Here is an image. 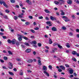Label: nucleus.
<instances>
[{
	"label": "nucleus",
	"instance_id": "72a5a7b5",
	"mask_svg": "<svg viewBox=\"0 0 79 79\" xmlns=\"http://www.w3.org/2000/svg\"><path fill=\"white\" fill-rule=\"evenodd\" d=\"M4 60L6 61V60H8V57H7L5 56L4 57Z\"/></svg>",
	"mask_w": 79,
	"mask_h": 79
},
{
	"label": "nucleus",
	"instance_id": "412c9836",
	"mask_svg": "<svg viewBox=\"0 0 79 79\" xmlns=\"http://www.w3.org/2000/svg\"><path fill=\"white\" fill-rule=\"evenodd\" d=\"M38 64L39 65H42V64L41 63V61L40 60H38Z\"/></svg>",
	"mask_w": 79,
	"mask_h": 79
},
{
	"label": "nucleus",
	"instance_id": "dca6fc26",
	"mask_svg": "<svg viewBox=\"0 0 79 79\" xmlns=\"http://www.w3.org/2000/svg\"><path fill=\"white\" fill-rule=\"evenodd\" d=\"M66 46L67 47V48H70V46H69V43H67Z\"/></svg>",
	"mask_w": 79,
	"mask_h": 79
},
{
	"label": "nucleus",
	"instance_id": "cd10ccee",
	"mask_svg": "<svg viewBox=\"0 0 79 79\" xmlns=\"http://www.w3.org/2000/svg\"><path fill=\"white\" fill-rule=\"evenodd\" d=\"M58 47L59 48H63V47H62V46L60 45V44H58Z\"/></svg>",
	"mask_w": 79,
	"mask_h": 79
},
{
	"label": "nucleus",
	"instance_id": "20e7f679",
	"mask_svg": "<svg viewBox=\"0 0 79 79\" xmlns=\"http://www.w3.org/2000/svg\"><path fill=\"white\" fill-rule=\"evenodd\" d=\"M43 69L44 71H46L47 70V68L46 66H44L43 67Z\"/></svg>",
	"mask_w": 79,
	"mask_h": 79
},
{
	"label": "nucleus",
	"instance_id": "4c0bfd02",
	"mask_svg": "<svg viewBox=\"0 0 79 79\" xmlns=\"http://www.w3.org/2000/svg\"><path fill=\"white\" fill-rule=\"evenodd\" d=\"M7 42L8 43H9V44H11V41L10 40H7Z\"/></svg>",
	"mask_w": 79,
	"mask_h": 79
},
{
	"label": "nucleus",
	"instance_id": "603ef678",
	"mask_svg": "<svg viewBox=\"0 0 79 79\" xmlns=\"http://www.w3.org/2000/svg\"><path fill=\"white\" fill-rule=\"evenodd\" d=\"M43 17H42V16H41V17H39V19H43Z\"/></svg>",
	"mask_w": 79,
	"mask_h": 79
},
{
	"label": "nucleus",
	"instance_id": "9d476101",
	"mask_svg": "<svg viewBox=\"0 0 79 79\" xmlns=\"http://www.w3.org/2000/svg\"><path fill=\"white\" fill-rule=\"evenodd\" d=\"M16 40L15 39H14L13 40H11V43L12 44H15V41H16Z\"/></svg>",
	"mask_w": 79,
	"mask_h": 79
},
{
	"label": "nucleus",
	"instance_id": "7ed1b4c3",
	"mask_svg": "<svg viewBox=\"0 0 79 79\" xmlns=\"http://www.w3.org/2000/svg\"><path fill=\"white\" fill-rule=\"evenodd\" d=\"M9 69H12L13 68V64H12V63L9 62Z\"/></svg>",
	"mask_w": 79,
	"mask_h": 79
},
{
	"label": "nucleus",
	"instance_id": "f3484780",
	"mask_svg": "<svg viewBox=\"0 0 79 79\" xmlns=\"http://www.w3.org/2000/svg\"><path fill=\"white\" fill-rule=\"evenodd\" d=\"M32 61H33V60L32 59H30L27 61V62L28 63H32Z\"/></svg>",
	"mask_w": 79,
	"mask_h": 79
},
{
	"label": "nucleus",
	"instance_id": "5701e85b",
	"mask_svg": "<svg viewBox=\"0 0 79 79\" xmlns=\"http://www.w3.org/2000/svg\"><path fill=\"white\" fill-rule=\"evenodd\" d=\"M49 43L50 44H52V40H51V39H50L49 40Z\"/></svg>",
	"mask_w": 79,
	"mask_h": 79
},
{
	"label": "nucleus",
	"instance_id": "3c124183",
	"mask_svg": "<svg viewBox=\"0 0 79 79\" xmlns=\"http://www.w3.org/2000/svg\"><path fill=\"white\" fill-rule=\"evenodd\" d=\"M66 53H69V51L68 50H66Z\"/></svg>",
	"mask_w": 79,
	"mask_h": 79
},
{
	"label": "nucleus",
	"instance_id": "a878e982",
	"mask_svg": "<svg viewBox=\"0 0 79 79\" xmlns=\"http://www.w3.org/2000/svg\"><path fill=\"white\" fill-rule=\"evenodd\" d=\"M10 2L11 3H15V0H10Z\"/></svg>",
	"mask_w": 79,
	"mask_h": 79
},
{
	"label": "nucleus",
	"instance_id": "393cba45",
	"mask_svg": "<svg viewBox=\"0 0 79 79\" xmlns=\"http://www.w3.org/2000/svg\"><path fill=\"white\" fill-rule=\"evenodd\" d=\"M58 43H55L53 44V46H56V45H57L58 46Z\"/></svg>",
	"mask_w": 79,
	"mask_h": 79
},
{
	"label": "nucleus",
	"instance_id": "0eeeda50",
	"mask_svg": "<svg viewBox=\"0 0 79 79\" xmlns=\"http://www.w3.org/2000/svg\"><path fill=\"white\" fill-rule=\"evenodd\" d=\"M30 0H27L26 1V2L28 4V5H31L32 2H31L30 1Z\"/></svg>",
	"mask_w": 79,
	"mask_h": 79
},
{
	"label": "nucleus",
	"instance_id": "4d7b16f0",
	"mask_svg": "<svg viewBox=\"0 0 79 79\" xmlns=\"http://www.w3.org/2000/svg\"><path fill=\"white\" fill-rule=\"evenodd\" d=\"M18 17H19V18H23V16H22V15H19Z\"/></svg>",
	"mask_w": 79,
	"mask_h": 79
},
{
	"label": "nucleus",
	"instance_id": "7c9ffc66",
	"mask_svg": "<svg viewBox=\"0 0 79 79\" xmlns=\"http://www.w3.org/2000/svg\"><path fill=\"white\" fill-rule=\"evenodd\" d=\"M8 53L9 54V55H12V54H13L12 52H11L10 51H8Z\"/></svg>",
	"mask_w": 79,
	"mask_h": 79
},
{
	"label": "nucleus",
	"instance_id": "de8ad7c7",
	"mask_svg": "<svg viewBox=\"0 0 79 79\" xmlns=\"http://www.w3.org/2000/svg\"><path fill=\"white\" fill-rule=\"evenodd\" d=\"M32 43L34 44H35V45L36 44H37V43L36 42V41H33Z\"/></svg>",
	"mask_w": 79,
	"mask_h": 79
},
{
	"label": "nucleus",
	"instance_id": "774afa93",
	"mask_svg": "<svg viewBox=\"0 0 79 79\" xmlns=\"http://www.w3.org/2000/svg\"><path fill=\"white\" fill-rule=\"evenodd\" d=\"M45 50L46 53H48V50L47 49H45Z\"/></svg>",
	"mask_w": 79,
	"mask_h": 79
},
{
	"label": "nucleus",
	"instance_id": "1a4fd4ad",
	"mask_svg": "<svg viewBox=\"0 0 79 79\" xmlns=\"http://www.w3.org/2000/svg\"><path fill=\"white\" fill-rule=\"evenodd\" d=\"M67 3H68V4H72V3H73L72 1L70 0H69L67 1Z\"/></svg>",
	"mask_w": 79,
	"mask_h": 79
},
{
	"label": "nucleus",
	"instance_id": "680f3d73",
	"mask_svg": "<svg viewBox=\"0 0 79 79\" xmlns=\"http://www.w3.org/2000/svg\"><path fill=\"white\" fill-rule=\"evenodd\" d=\"M0 61L1 63H4V61L2 59H0Z\"/></svg>",
	"mask_w": 79,
	"mask_h": 79
},
{
	"label": "nucleus",
	"instance_id": "052dcab7",
	"mask_svg": "<svg viewBox=\"0 0 79 79\" xmlns=\"http://www.w3.org/2000/svg\"><path fill=\"white\" fill-rule=\"evenodd\" d=\"M13 71H17V70L15 68L13 69Z\"/></svg>",
	"mask_w": 79,
	"mask_h": 79
},
{
	"label": "nucleus",
	"instance_id": "4468645a",
	"mask_svg": "<svg viewBox=\"0 0 79 79\" xmlns=\"http://www.w3.org/2000/svg\"><path fill=\"white\" fill-rule=\"evenodd\" d=\"M3 5L4 6L6 7V8H8V6L6 5V3H5V2H4L3 3Z\"/></svg>",
	"mask_w": 79,
	"mask_h": 79
},
{
	"label": "nucleus",
	"instance_id": "8fccbe9b",
	"mask_svg": "<svg viewBox=\"0 0 79 79\" xmlns=\"http://www.w3.org/2000/svg\"><path fill=\"white\" fill-rule=\"evenodd\" d=\"M65 65L67 68H69V65H68L67 64H65Z\"/></svg>",
	"mask_w": 79,
	"mask_h": 79
},
{
	"label": "nucleus",
	"instance_id": "2f4dec72",
	"mask_svg": "<svg viewBox=\"0 0 79 79\" xmlns=\"http://www.w3.org/2000/svg\"><path fill=\"white\" fill-rule=\"evenodd\" d=\"M59 3H60V2H57V1H55V3L56 5H58Z\"/></svg>",
	"mask_w": 79,
	"mask_h": 79
},
{
	"label": "nucleus",
	"instance_id": "ddd939ff",
	"mask_svg": "<svg viewBox=\"0 0 79 79\" xmlns=\"http://www.w3.org/2000/svg\"><path fill=\"white\" fill-rule=\"evenodd\" d=\"M15 44L17 45H19L20 44V42H19V41H17L15 42Z\"/></svg>",
	"mask_w": 79,
	"mask_h": 79
},
{
	"label": "nucleus",
	"instance_id": "ea45409f",
	"mask_svg": "<svg viewBox=\"0 0 79 79\" xmlns=\"http://www.w3.org/2000/svg\"><path fill=\"white\" fill-rule=\"evenodd\" d=\"M62 29H63V30H66V28L65 27H62Z\"/></svg>",
	"mask_w": 79,
	"mask_h": 79
},
{
	"label": "nucleus",
	"instance_id": "13d9d810",
	"mask_svg": "<svg viewBox=\"0 0 79 79\" xmlns=\"http://www.w3.org/2000/svg\"><path fill=\"white\" fill-rule=\"evenodd\" d=\"M74 61H76V59L74 58H73L72 59Z\"/></svg>",
	"mask_w": 79,
	"mask_h": 79
},
{
	"label": "nucleus",
	"instance_id": "a19ab883",
	"mask_svg": "<svg viewBox=\"0 0 79 79\" xmlns=\"http://www.w3.org/2000/svg\"><path fill=\"white\" fill-rule=\"evenodd\" d=\"M21 47L23 48H25V46H24V45L22 44L21 45Z\"/></svg>",
	"mask_w": 79,
	"mask_h": 79
},
{
	"label": "nucleus",
	"instance_id": "473e14b6",
	"mask_svg": "<svg viewBox=\"0 0 79 79\" xmlns=\"http://www.w3.org/2000/svg\"><path fill=\"white\" fill-rule=\"evenodd\" d=\"M75 2H76V3H78V4H79V2L78 0H75Z\"/></svg>",
	"mask_w": 79,
	"mask_h": 79
},
{
	"label": "nucleus",
	"instance_id": "c85d7f7f",
	"mask_svg": "<svg viewBox=\"0 0 79 79\" xmlns=\"http://www.w3.org/2000/svg\"><path fill=\"white\" fill-rule=\"evenodd\" d=\"M46 23L47 24H51L52 22H51L50 21H48Z\"/></svg>",
	"mask_w": 79,
	"mask_h": 79
},
{
	"label": "nucleus",
	"instance_id": "f704fd0d",
	"mask_svg": "<svg viewBox=\"0 0 79 79\" xmlns=\"http://www.w3.org/2000/svg\"><path fill=\"white\" fill-rule=\"evenodd\" d=\"M24 44L27 46H29V44L27 43H25Z\"/></svg>",
	"mask_w": 79,
	"mask_h": 79
},
{
	"label": "nucleus",
	"instance_id": "aec40b11",
	"mask_svg": "<svg viewBox=\"0 0 79 79\" xmlns=\"http://www.w3.org/2000/svg\"><path fill=\"white\" fill-rule=\"evenodd\" d=\"M44 11L46 13H50V12L48 10H45Z\"/></svg>",
	"mask_w": 79,
	"mask_h": 79
},
{
	"label": "nucleus",
	"instance_id": "37998d69",
	"mask_svg": "<svg viewBox=\"0 0 79 79\" xmlns=\"http://www.w3.org/2000/svg\"><path fill=\"white\" fill-rule=\"evenodd\" d=\"M38 47H40L42 45V44L40 43H38Z\"/></svg>",
	"mask_w": 79,
	"mask_h": 79
},
{
	"label": "nucleus",
	"instance_id": "6e6d98bb",
	"mask_svg": "<svg viewBox=\"0 0 79 79\" xmlns=\"http://www.w3.org/2000/svg\"><path fill=\"white\" fill-rule=\"evenodd\" d=\"M29 18L30 19H33V17L31 16H30L29 17Z\"/></svg>",
	"mask_w": 79,
	"mask_h": 79
},
{
	"label": "nucleus",
	"instance_id": "b1692460",
	"mask_svg": "<svg viewBox=\"0 0 79 79\" xmlns=\"http://www.w3.org/2000/svg\"><path fill=\"white\" fill-rule=\"evenodd\" d=\"M4 1H3V0H1L0 1V3L1 4V5H2L3 3H4Z\"/></svg>",
	"mask_w": 79,
	"mask_h": 79
},
{
	"label": "nucleus",
	"instance_id": "58836bf2",
	"mask_svg": "<svg viewBox=\"0 0 79 79\" xmlns=\"http://www.w3.org/2000/svg\"><path fill=\"white\" fill-rule=\"evenodd\" d=\"M25 24H26L27 25H29L30 24V23L29 22H26L25 23Z\"/></svg>",
	"mask_w": 79,
	"mask_h": 79
},
{
	"label": "nucleus",
	"instance_id": "6e6552de",
	"mask_svg": "<svg viewBox=\"0 0 79 79\" xmlns=\"http://www.w3.org/2000/svg\"><path fill=\"white\" fill-rule=\"evenodd\" d=\"M51 30L53 31H56V28L55 27H52Z\"/></svg>",
	"mask_w": 79,
	"mask_h": 79
},
{
	"label": "nucleus",
	"instance_id": "338daca9",
	"mask_svg": "<svg viewBox=\"0 0 79 79\" xmlns=\"http://www.w3.org/2000/svg\"><path fill=\"white\" fill-rule=\"evenodd\" d=\"M33 47H35V48H37V46L35 45H33Z\"/></svg>",
	"mask_w": 79,
	"mask_h": 79
},
{
	"label": "nucleus",
	"instance_id": "e2e57ef3",
	"mask_svg": "<svg viewBox=\"0 0 79 79\" xmlns=\"http://www.w3.org/2000/svg\"><path fill=\"white\" fill-rule=\"evenodd\" d=\"M73 35V33L71 32H70L69 33V35Z\"/></svg>",
	"mask_w": 79,
	"mask_h": 79
},
{
	"label": "nucleus",
	"instance_id": "c756f323",
	"mask_svg": "<svg viewBox=\"0 0 79 79\" xmlns=\"http://www.w3.org/2000/svg\"><path fill=\"white\" fill-rule=\"evenodd\" d=\"M20 75H22L23 74V70H21L20 71Z\"/></svg>",
	"mask_w": 79,
	"mask_h": 79
},
{
	"label": "nucleus",
	"instance_id": "39448f33",
	"mask_svg": "<svg viewBox=\"0 0 79 79\" xmlns=\"http://www.w3.org/2000/svg\"><path fill=\"white\" fill-rule=\"evenodd\" d=\"M44 74H46L48 77H49L50 76V75H49V73H48L47 72H46V71H44Z\"/></svg>",
	"mask_w": 79,
	"mask_h": 79
},
{
	"label": "nucleus",
	"instance_id": "864d4df0",
	"mask_svg": "<svg viewBox=\"0 0 79 79\" xmlns=\"http://www.w3.org/2000/svg\"><path fill=\"white\" fill-rule=\"evenodd\" d=\"M56 15H57V16H60V14L59 13L57 12L56 13Z\"/></svg>",
	"mask_w": 79,
	"mask_h": 79
},
{
	"label": "nucleus",
	"instance_id": "5fc2aeb1",
	"mask_svg": "<svg viewBox=\"0 0 79 79\" xmlns=\"http://www.w3.org/2000/svg\"><path fill=\"white\" fill-rule=\"evenodd\" d=\"M3 38L4 39H6V37L5 36H2Z\"/></svg>",
	"mask_w": 79,
	"mask_h": 79
},
{
	"label": "nucleus",
	"instance_id": "c9c22d12",
	"mask_svg": "<svg viewBox=\"0 0 79 79\" xmlns=\"http://www.w3.org/2000/svg\"><path fill=\"white\" fill-rule=\"evenodd\" d=\"M23 38L24 39H25V40H28V38L26 37H23Z\"/></svg>",
	"mask_w": 79,
	"mask_h": 79
},
{
	"label": "nucleus",
	"instance_id": "e433bc0d",
	"mask_svg": "<svg viewBox=\"0 0 79 79\" xmlns=\"http://www.w3.org/2000/svg\"><path fill=\"white\" fill-rule=\"evenodd\" d=\"M16 60H17V61H21V59L17 58L16 59Z\"/></svg>",
	"mask_w": 79,
	"mask_h": 79
},
{
	"label": "nucleus",
	"instance_id": "49530a36",
	"mask_svg": "<svg viewBox=\"0 0 79 79\" xmlns=\"http://www.w3.org/2000/svg\"><path fill=\"white\" fill-rule=\"evenodd\" d=\"M48 68L49 69H51L52 68V65H50L48 66Z\"/></svg>",
	"mask_w": 79,
	"mask_h": 79
},
{
	"label": "nucleus",
	"instance_id": "4be33fe9",
	"mask_svg": "<svg viewBox=\"0 0 79 79\" xmlns=\"http://www.w3.org/2000/svg\"><path fill=\"white\" fill-rule=\"evenodd\" d=\"M9 73L10 75H11V76H13L14 75V73L11 72H9Z\"/></svg>",
	"mask_w": 79,
	"mask_h": 79
},
{
	"label": "nucleus",
	"instance_id": "0e129e2a",
	"mask_svg": "<svg viewBox=\"0 0 79 79\" xmlns=\"http://www.w3.org/2000/svg\"><path fill=\"white\" fill-rule=\"evenodd\" d=\"M59 1H60V2H63V3H64V1L63 0H59Z\"/></svg>",
	"mask_w": 79,
	"mask_h": 79
},
{
	"label": "nucleus",
	"instance_id": "f257e3e1",
	"mask_svg": "<svg viewBox=\"0 0 79 79\" xmlns=\"http://www.w3.org/2000/svg\"><path fill=\"white\" fill-rule=\"evenodd\" d=\"M18 36V40L19 41H21L22 40V38L23 37V36L21 35H19V34H17Z\"/></svg>",
	"mask_w": 79,
	"mask_h": 79
},
{
	"label": "nucleus",
	"instance_id": "09e8293b",
	"mask_svg": "<svg viewBox=\"0 0 79 79\" xmlns=\"http://www.w3.org/2000/svg\"><path fill=\"white\" fill-rule=\"evenodd\" d=\"M5 11L7 13H8L10 12V11H9V10H6Z\"/></svg>",
	"mask_w": 79,
	"mask_h": 79
},
{
	"label": "nucleus",
	"instance_id": "f8f14e48",
	"mask_svg": "<svg viewBox=\"0 0 79 79\" xmlns=\"http://www.w3.org/2000/svg\"><path fill=\"white\" fill-rule=\"evenodd\" d=\"M57 50V48H53L52 50V53H55V51H56V50Z\"/></svg>",
	"mask_w": 79,
	"mask_h": 79
},
{
	"label": "nucleus",
	"instance_id": "423d86ee",
	"mask_svg": "<svg viewBox=\"0 0 79 79\" xmlns=\"http://www.w3.org/2000/svg\"><path fill=\"white\" fill-rule=\"evenodd\" d=\"M60 69H62V70H65V67L64 66H63V65H60Z\"/></svg>",
	"mask_w": 79,
	"mask_h": 79
},
{
	"label": "nucleus",
	"instance_id": "79ce46f5",
	"mask_svg": "<svg viewBox=\"0 0 79 79\" xmlns=\"http://www.w3.org/2000/svg\"><path fill=\"white\" fill-rule=\"evenodd\" d=\"M58 72H62V70L60 69H59L58 70Z\"/></svg>",
	"mask_w": 79,
	"mask_h": 79
},
{
	"label": "nucleus",
	"instance_id": "bf43d9fd",
	"mask_svg": "<svg viewBox=\"0 0 79 79\" xmlns=\"http://www.w3.org/2000/svg\"><path fill=\"white\" fill-rule=\"evenodd\" d=\"M76 31L77 32H79V29H76Z\"/></svg>",
	"mask_w": 79,
	"mask_h": 79
},
{
	"label": "nucleus",
	"instance_id": "69168bd1",
	"mask_svg": "<svg viewBox=\"0 0 79 79\" xmlns=\"http://www.w3.org/2000/svg\"><path fill=\"white\" fill-rule=\"evenodd\" d=\"M60 15H64V13L63 12L60 14Z\"/></svg>",
	"mask_w": 79,
	"mask_h": 79
},
{
	"label": "nucleus",
	"instance_id": "a18cd8bd",
	"mask_svg": "<svg viewBox=\"0 0 79 79\" xmlns=\"http://www.w3.org/2000/svg\"><path fill=\"white\" fill-rule=\"evenodd\" d=\"M34 29L35 30H39V28L36 27V28H34Z\"/></svg>",
	"mask_w": 79,
	"mask_h": 79
},
{
	"label": "nucleus",
	"instance_id": "a211bd4d",
	"mask_svg": "<svg viewBox=\"0 0 79 79\" xmlns=\"http://www.w3.org/2000/svg\"><path fill=\"white\" fill-rule=\"evenodd\" d=\"M31 51V49H27L26 52L27 53H29V52Z\"/></svg>",
	"mask_w": 79,
	"mask_h": 79
},
{
	"label": "nucleus",
	"instance_id": "2eb2a0df",
	"mask_svg": "<svg viewBox=\"0 0 79 79\" xmlns=\"http://www.w3.org/2000/svg\"><path fill=\"white\" fill-rule=\"evenodd\" d=\"M77 53V52L75 51H73L72 52V54L73 55H76Z\"/></svg>",
	"mask_w": 79,
	"mask_h": 79
},
{
	"label": "nucleus",
	"instance_id": "bb28decb",
	"mask_svg": "<svg viewBox=\"0 0 79 79\" xmlns=\"http://www.w3.org/2000/svg\"><path fill=\"white\" fill-rule=\"evenodd\" d=\"M30 31L31 32H32V33H35V31L33 29H31L30 30Z\"/></svg>",
	"mask_w": 79,
	"mask_h": 79
},
{
	"label": "nucleus",
	"instance_id": "c03bdc74",
	"mask_svg": "<svg viewBox=\"0 0 79 79\" xmlns=\"http://www.w3.org/2000/svg\"><path fill=\"white\" fill-rule=\"evenodd\" d=\"M14 19L16 20L18 19V17L16 16H14Z\"/></svg>",
	"mask_w": 79,
	"mask_h": 79
},
{
	"label": "nucleus",
	"instance_id": "9b49d317",
	"mask_svg": "<svg viewBox=\"0 0 79 79\" xmlns=\"http://www.w3.org/2000/svg\"><path fill=\"white\" fill-rule=\"evenodd\" d=\"M50 18L51 19V20H52V21H53L54 19L55 20L56 19L55 17H53L52 16H51L50 17Z\"/></svg>",
	"mask_w": 79,
	"mask_h": 79
},
{
	"label": "nucleus",
	"instance_id": "6ab92c4d",
	"mask_svg": "<svg viewBox=\"0 0 79 79\" xmlns=\"http://www.w3.org/2000/svg\"><path fill=\"white\" fill-rule=\"evenodd\" d=\"M64 20L65 22H68V21H69V19H68L67 17V18H66L65 19H64Z\"/></svg>",
	"mask_w": 79,
	"mask_h": 79
},
{
	"label": "nucleus",
	"instance_id": "f03ea898",
	"mask_svg": "<svg viewBox=\"0 0 79 79\" xmlns=\"http://www.w3.org/2000/svg\"><path fill=\"white\" fill-rule=\"evenodd\" d=\"M69 73L70 74H72L73 73L74 70L72 69L71 68H69Z\"/></svg>",
	"mask_w": 79,
	"mask_h": 79
}]
</instances>
